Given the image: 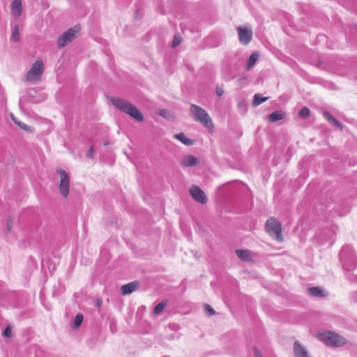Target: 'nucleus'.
<instances>
[{
  "label": "nucleus",
  "mask_w": 357,
  "mask_h": 357,
  "mask_svg": "<svg viewBox=\"0 0 357 357\" xmlns=\"http://www.w3.org/2000/svg\"><path fill=\"white\" fill-rule=\"evenodd\" d=\"M111 102L121 112L130 115L137 121H142L144 116L142 113L132 103L119 98H111Z\"/></svg>",
  "instance_id": "obj_1"
},
{
  "label": "nucleus",
  "mask_w": 357,
  "mask_h": 357,
  "mask_svg": "<svg viewBox=\"0 0 357 357\" xmlns=\"http://www.w3.org/2000/svg\"><path fill=\"white\" fill-rule=\"evenodd\" d=\"M190 110L195 121L202 123L209 131L212 132L213 130V121L205 109L197 105L192 104Z\"/></svg>",
  "instance_id": "obj_2"
},
{
  "label": "nucleus",
  "mask_w": 357,
  "mask_h": 357,
  "mask_svg": "<svg viewBox=\"0 0 357 357\" xmlns=\"http://www.w3.org/2000/svg\"><path fill=\"white\" fill-rule=\"evenodd\" d=\"M45 70L44 63L41 59H37L25 75V82L36 84L41 80Z\"/></svg>",
  "instance_id": "obj_3"
},
{
  "label": "nucleus",
  "mask_w": 357,
  "mask_h": 357,
  "mask_svg": "<svg viewBox=\"0 0 357 357\" xmlns=\"http://www.w3.org/2000/svg\"><path fill=\"white\" fill-rule=\"evenodd\" d=\"M319 338L325 344L331 347H341L347 343L346 340L343 337L331 331L319 334Z\"/></svg>",
  "instance_id": "obj_4"
},
{
  "label": "nucleus",
  "mask_w": 357,
  "mask_h": 357,
  "mask_svg": "<svg viewBox=\"0 0 357 357\" xmlns=\"http://www.w3.org/2000/svg\"><path fill=\"white\" fill-rule=\"evenodd\" d=\"M266 230L270 235H275L277 241L282 242L283 236L282 234V225L275 218H270L266 222Z\"/></svg>",
  "instance_id": "obj_5"
},
{
  "label": "nucleus",
  "mask_w": 357,
  "mask_h": 357,
  "mask_svg": "<svg viewBox=\"0 0 357 357\" xmlns=\"http://www.w3.org/2000/svg\"><path fill=\"white\" fill-rule=\"evenodd\" d=\"M56 172L60 176V181L59 185V191L63 197L66 198L68 195L70 190V177L63 169H57Z\"/></svg>",
  "instance_id": "obj_6"
},
{
  "label": "nucleus",
  "mask_w": 357,
  "mask_h": 357,
  "mask_svg": "<svg viewBox=\"0 0 357 357\" xmlns=\"http://www.w3.org/2000/svg\"><path fill=\"white\" fill-rule=\"evenodd\" d=\"M79 28L76 26L67 30L57 41L58 46L60 48L64 47L68 43H70L74 38L75 34L79 31Z\"/></svg>",
  "instance_id": "obj_7"
},
{
  "label": "nucleus",
  "mask_w": 357,
  "mask_h": 357,
  "mask_svg": "<svg viewBox=\"0 0 357 357\" xmlns=\"http://www.w3.org/2000/svg\"><path fill=\"white\" fill-rule=\"evenodd\" d=\"M239 42L243 45H248L252 38V31L250 27L238 26L237 28Z\"/></svg>",
  "instance_id": "obj_8"
},
{
  "label": "nucleus",
  "mask_w": 357,
  "mask_h": 357,
  "mask_svg": "<svg viewBox=\"0 0 357 357\" xmlns=\"http://www.w3.org/2000/svg\"><path fill=\"white\" fill-rule=\"evenodd\" d=\"M189 193L197 202L202 204L207 202L206 195L199 186L192 185L189 190Z\"/></svg>",
  "instance_id": "obj_9"
},
{
  "label": "nucleus",
  "mask_w": 357,
  "mask_h": 357,
  "mask_svg": "<svg viewBox=\"0 0 357 357\" xmlns=\"http://www.w3.org/2000/svg\"><path fill=\"white\" fill-rule=\"evenodd\" d=\"M139 287V282L133 281L126 284L122 285L121 287V291L123 295H128L138 289Z\"/></svg>",
  "instance_id": "obj_10"
},
{
  "label": "nucleus",
  "mask_w": 357,
  "mask_h": 357,
  "mask_svg": "<svg viewBox=\"0 0 357 357\" xmlns=\"http://www.w3.org/2000/svg\"><path fill=\"white\" fill-rule=\"evenodd\" d=\"M236 256L243 261H252L253 253L249 250H236Z\"/></svg>",
  "instance_id": "obj_11"
},
{
  "label": "nucleus",
  "mask_w": 357,
  "mask_h": 357,
  "mask_svg": "<svg viewBox=\"0 0 357 357\" xmlns=\"http://www.w3.org/2000/svg\"><path fill=\"white\" fill-rule=\"evenodd\" d=\"M294 351L296 357H310L307 350L298 341L294 342Z\"/></svg>",
  "instance_id": "obj_12"
},
{
  "label": "nucleus",
  "mask_w": 357,
  "mask_h": 357,
  "mask_svg": "<svg viewBox=\"0 0 357 357\" xmlns=\"http://www.w3.org/2000/svg\"><path fill=\"white\" fill-rule=\"evenodd\" d=\"M22 10V1L21 0H13L11 4V13L15 17H18Z\"/></svg>",
  "instance_id": "obj_13"
},
{
  "label": "nucleus",
  "mask_w": 357,
  "mask_h": 357,
  "mask_svg": "<svg viewBox=\"0 0 357 357\" xmlns=\"http://www.w3.org/2000/svg\"><path fill=\"white\" fill-rule=\"evenodd\" d=\"M285 113L282 111H275L269 114L267 117L271 123H275L278 121L282 120L284 118Z\"/></svg>",
  "instance_id": "obj_14"
},
{
  "label": "nucleus",
  "mask_w": 357,
  "mask_h": 357,
  "mask_svg": "<svg viewBox=\"0 0 357 357\" xmlns=\"http://www.w3.org/2000/svg\"><path fill=\"white\" fill-rule=\"evenodd\" d=\"M197 163V159L193 155H188L185 157L182 161V164L185 167L195 166Z\"/></svg>",
  "instance_id": "obj_15"
},
{
  "label": "nucleus",
  "mask_w": 357,
  "mask_h": 357,
  "mask_svg": "<svg viewBox=\"0 0 357 357\" xmlns=\"http://www.w3.org/2000/svg\"><path fill=\"white\" fill-rule=\"evenodd\" d=\"M324 117L334 126L338 128L340 130H343V126L328 112L324 113Z\"/></svg>",
  "instance_id": "obj_16"
},
{
  "label": "nucleus",
  "mask_w": 357,
  "mask_h": 357,
  "mask_svg": "<svg viewBox=\"0 0 357 357\" xmlns=\"http://www.w3.org/2000/svg\"><path fill=\"white\" fill-rule=\"evenodd\" d=\"M258 59L259 54L257 52L252 53L248 61L247 68L248 70L252 68L258 61Z\"/></svg>",
  "instance_id": "obj_17"
},
{
  "label": "nucleus",
  "mask_w": 357,
  "mask_h": 357,
  "mask_svg": "<svg viewBox=\"0 0 357 357\" xmlns=\"http://www.w3.org/2000/svg\"><path fill=\"white\" fill-rule=\"evenodd\" d=\"M268 99V97H262L261 95L257 93L254 96V99L252 101V105L254 107L258 106L262 102L266 101Z\"/></svg>",
  "instance_id": "obj_18"
},
{
  "label": "nucleus",
  "mask_w": 357,
  "mask_h": 357,
  "mask_svg": "<svg viewBox=\"0 0 357 357\" xmlns=\"http://www.w3.org/2000/svg\"><path fill=\"white\" fill-rule=\"evenodd\" d=\"M308 291L313 296H325L323 292L322 289L319 287H310L308 289Z\"/></svg>",
  "instance_id": "obj_19"
},
{
  "label": "nucleus",
  "mask_w": 357,
  "mask_h": 357,
  "mask_svg": "<svg viewBox=\"0 0 357 357\" xmlns=\"http://www.w3.org/2000/svg\"><path fill=\"white\" fill-rule=\"evenodd\" d=\"M175 138L178 139L180 142L183 143L185 145H191L192 144V141L190 139H188L186 136L183 133H179L175 135Z\"/></svg>",
  "instance_id": "obj_20"
},
{
  "label": "nucleus",
  "mask_w": 357,
  "mask_h": 357,
  "mask_svg": "<svg viewBox=\"0 0 357 357\" xmlns=\"http://www.w3.org/2000/svg\"><path fill=\"white\" fill-rule=\"evenodd\" d=\"M159 114L161 116H162V117H164L165 119H174L173 114L170 111H168V110H166V109H161V110H160Z\"/></svg>",
  "instance_id": "obj_21"
},
{
  "label": "nucleus",
  "mask_w": 357,
  "mask_h": 357,
  "mask_svg": "<svg viewBox=\"0 0 357 357\" xmlns=\"http://www.w3.org/2000/svg\"><path fill=\"white\" fill-rule=\"evenodd\" d=\"M83 319L84 317L82 314L79 313L76 315L73 322L74 327L75 328H77L81 325L83 321Z\"/></svg>",
  "instance_id": "obj_22"
},
{
  "label": "nucleus",
  "mask_w": 357,
  "mask_h": 357,
  "mask_svg": "<svg viewBox=\"0 0 357 357\" xmlns=\"http://www.w3.org/2000/svg\"><path fill=\"white\" fill-rule=\"evenodd\" d=\"M11 38L15 42H17L20 40V31L17 26L13 30Z\"/></svg>",
  "instance_id": "obj_23"
},
{
  "label": "nucleus",
  "mask_w": 357,
  "mask_h": 357,
  "mask_svg": "<svg viewBox=\"0 0 357 357\" xmlns=\"http://www.w3.org/2000/svg\"><path fill=\"white\" fill-rule=\"evenodd\" d=\"M310 115V111L307 107H303L299 112V116L301 118L305 119Z\"/></svg>",
  "instance_id": "obj_24"
},
{
  "label": "nucleus",
  "mask_w": 357,
  "mask_h": 357,
  "mask_svg": "<svg viewBox=\"0 0 357 357\" xmlns=\"http://www.w3.org/2000/svg\"><path fill=\"white\" fill-rule=\"evenodd\" d=\"M181 42H182L181 37L178 35H176L173 39L172 46L173 47H175L178 46V45H180L181 43Z\"/></svg>",
  "instance_id": "obj_25"
},
{
  "label": "nucleus",
  "mask_w": 357,
  "mask_h": 357,
  "mask_svg": "<svg viewBox=\"0 0 357 357\" xmlns=\"http://www.w3.org/2000/svg\"><path fill=\"white\" fill-rule=\"evenodd\" d=\"M12 333V328L10 326H7L3 332L4 337H10Z\"/></svg>",
  "instance_id": "obj_26"
},
{
  "label": "nucleus",
  "mask_w": 357,
  "mask_h": 357,
  "mask_svg": "<svg viewBox=\"0 0 357 357\" xmlns=\"http://www.w3.org/2000/svg\"><path fill=\"white\" fill-rule=\"evenodd\" d=\"M167 305V301H163L158 304V313L162 312Z\"/></svg>",
  "instance_id": "obj_27"
},
{
  "label": "nucleus",
  "mask_w": 357,
  "mask_h": 357,
  "mask_svg": "<svg viewBox=\"0 0 357 357\" xmlns=\"http://www.w3.org/2000/svg\"><path fill=\"white\" fill-rule=\"evenodd\" d=\"M204 308H205V310L208 313V314H209L210 316H211V315H214V314H215V310L212 308V307H211V305H208V304H207V305H205Z\"/></svg>",
  "instance_id": "obj_28"
},
{
  "label": "nucleus",
  "mask_w": 357,
  "mask_h": 357,
  "mask_svg": "<svg viewBox=\"0 0 357 357\" xmlns=\"http://www.w3.org/2000/svg\"><path fill=\"white\" fill-rule=\"evenodd\" d=\"M12 119L13 120V121H14L17 125H18V126H19L21 128H22L23 130H28V126H27L26 124H24V123H20V121H17L16 120V119H15V118H14L13 116H12Z\"/></svg>",
  "instance_id": "obj_29"
},
{
  "label": "nucleus",
  "mask_w": 357,
  "mask_h": 357,
  "mask_svg": "<svg viewBox=\"0 0 357 357\" xmlns=\"http://www.w3.org/2000/svg\"><path fill=\"white\" fill-rule=\"evenodd\" d=\"M215 91L218 97H221L225 93L224 89L220 86H217Z\"/></svg>",
  "instance_id": "obj_30"
},
{
  "label": "nucleus",
  "mask_w": 357,
  "mask_h": 357,
  "mask_svg": "<svg viewBox=\"0 0 357 357\" xmlns=\"http://www.w3.org/2000/svg\"><path fill=\"white\" fill-rule=\"evenodd\" d=\"M255 357H262L261 354H260L259 350H257V349H255Z\"/></svg>",
  "instance_id": "obj_31"
},
{
  "label": "nucleus",
  "mask_w": 357,
  "mask_h": 357,
  "mask_svg": "<svg viewBox=\"0 0 357 357\" xmlns=\"http://www.w3.org/2000/svg\"><path fill=\"white\" fill-rule=\"evenodd\" d=\"M153 312L154 314H156V307H155L153 309Z\"/></svg>",
  "instance_id": "obj_32"
}]
</instances>
